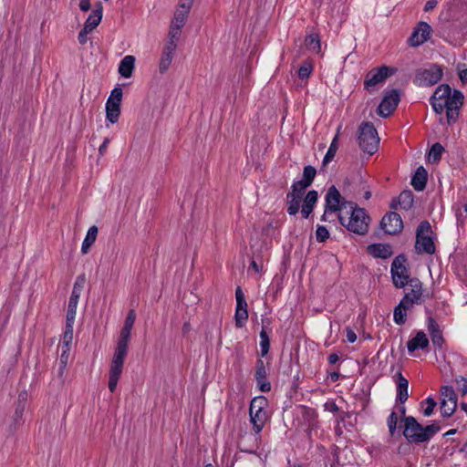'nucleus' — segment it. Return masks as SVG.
Segmentation results:
<instances>
[{"instance_id": "61", "label": "nucleus", "mask_w": 467, "mask_h": 467, "mask_svg": "<svg viewBox=\"0 0 467 467\" xmlns=\"http://www.w3.org/2000/svg\"><path fill=\"white\" fill-rule=\"evenodd\" d=\"M346 337L349 343H354L357 340L356 333L349 327L346 328Z\"/></svg>"}, {"instance_id": "2", "label": "nucleus", "mask_w": 467, "mask_h": 467, "mask_svg": "<svg viewBox=\"0 0 467 467\" xmlns=\"http://www.w3.org/2000/svg\"><path fill=\"white\" fill-rule=\"evenodd\" d=\"M403 436L411 444L428 442L441 431V426L436 421L423 426L413 416L403 418Z\"/></svg>"}, {"instance_id": "26", "label": "nucleus", "mask_w": 467, "mask_h": 467, "mask_svg": "<svg viewBox=\"0 0 467 467\" xmlns=\"http://www.w3.org/2000/svg\"><path fill=\"white\" fill-rule=\"evenodd\" d=\"M135 67V57L128 55L124 57L119 65V73L123 78H130Z\"/></svg>"}, {"instance_id": "31", "label": "nucleus", "mask_w": 467, "mask_h": 467, "mask_svg": "<svg viewBox=\"0 0 467 467\" xmlns=\"http://www.w3.org/2000/svg\"><path fill=\"white\" fill-rule=\"evenodd\" d=\"M98 232L99 230L96 225H93L88 228L86 237L81 245L82 254H87L89 251L90 247L93 245L97 239Z\"/></svg>"}, {"instance_id": "49", "label": "nucleus", "mask_w": 467, "mask_h": 467, "mask_svg": "<svg viewBox=\"0 0 467 467\" xmlns=\"http://www.w3.org/2000/svg\"><path fill=\"white\" fill-rule=\"evenodd\" d=\"M72 339H73V326H71L69 324H66L61 345H67V347H71Z\"/></svg>"}, {"instance_id": "52", "label": "nucleus", "mask_w": 467, "mask_h": 467, "mask_svg": "<svg viewBox=\"0 0 467 467\" xmlns=\"http://www.w3.org/2000/svg\"><path fill=\"white\" fill-rule=\"evenodd\" d=\"M132 327L123 326V327L120 330V335L118 340V343L125 344L129 346V341L130 337V331Z\"/></svg>"}, {"instance_id": "16", "label": "nucleus", "mask_w": 467, "mask_h": 467, "mask_svg": "<svg viewBox=\"0 0 467 467\" xmlns=\"http://www.w3.org/2000/svg\"><path fill=\"white\" fill-rule=\"evenodd\" d=\"M129 346L125 344L117 343L113 358L110 364V369L122 372L123 364L127 356Z\"/></svg>"}, {"instance_id": "27", "label": "nucleus", "mask_w": 467, "mask_h": 467, "mask_svg": "<svg viewBox=\"0 0 467 467\" xmlns=\"http://www.w3.org/2000/svg\"><path fill=\"white\" fill-rule=\"evenodd\" d=\"M102 18V5L99 3L87 18L84 28L93 31L100 23Z\"/></svg>"}, {"instance_id": "64", "label": "nucleus", "mask_w": 467, "mask_h": 467, "mask_svg": "<svg viewBox=\"0 0 467 467\" xmlns=\"http://www.w3.org/2000/svg\"><path fill=\"white\" fill-rule=\"evenodd\" d=\"M257 386L259 390L262 392H269L271 390V383L268 380L266 382L260 383Z\"/></svg>"}, {"instance_id": "54", "label": "nucleus", "mask_w": 467, "mask_h": 467, "mask_svg": "<svg viewBox=\"0 0 467 467\" xmlns=\"http://www.w3.org/2000/svg\"><path fill=\"white\" fill-rule=\"evenodd\" d=\"M415 302L410 299V295H405L398 306L407 312L412 308Z\"/></svg>"}, {"instance_id": "46", "label": "nucleus", "mask_w": 467, "mask_h": 467, "mask_svg": "<svg viewBox=\"0 0 467 467\" xmlns=\"http://www.w3.org/2000/svg\"><path fill=\"white\" fill-rule=\"evenodd\" d=\"M122 372H119V371H115V370H111L109 369V389L110 390V392H114L116 388H117V385H118V381L119 379V377L121 375Z\"/></svg>"}, {"instance_id": "9", "label": "nucleus", "mask_w": 467, "mask_h": 467, "mask_svg": "<svg viewBox=\"0 0 467 467\" xmlns=\"http://www.w3.org/2000/svg\"><path fill=\"white\" fill-rule=\"evenodd\" d=\"M440 392L442 397L440 405L441 414L444 418H449L457 409V394L451 386H442Z\"/></svg>"}, {"instance_id": "58", "label": "nucleus", "mask_w": 467, "mask_h": 467, "mask_svg": "<svg viewBox=\"0 0 467 467\" xmlns=\"http://www.w3.org/2000/svg\"><path fill=\"white\" fill-rule=\"evenodd\" d=\"M305 191L306 189H302L301 184H296V182H295L291 186V192H289L288 193H294L295 196L298 194L299 198L302 199Z\"/></svg>"}, {"instance_id": "18", "label": "nucleus", "mask_w": 467, "mask_h": 467, "mask_svg": "<svg viewBox=\"0 0 467 467\" xmlns=\"http://www.w3.org/2000/svg\"><path fill=\"white\" fill-rule=\"evenodd\" d=\"M368 252L375 258L387 259L389 258L392 254V247L389 244H372L368 246Z\"/></svg>"}, {"instance_id": "14", "label": "nucleus", "mask_w": 467, "mask_h": 467, "mask_svg": "<svg viewBox=\"0 0 467 467\" xmlns=\"http://www.w3.org/2000/svg\"><path fill=\"white\" fill-rule=\"evenodd\" d=\"M464 6L461 0H451L446 3L440 14V19L445 22L460 19L459 11Z\"/></svg>"}, {"instance_id": "5", "label": "nucleus", "mask_w": 467, "mask_h": 467, "mask_svg": "<svg viewBox=\"0 0 467 467\" xmlns=\"http://www.w3.org/2000/svg\"><path fill=\"white\" fill-rule=\"evenodd\" d=\"M432 230L431 223L428 221L420 223L416 231L415 252L419 254H433L436 252L433 237L431 236Z\"/></svg>"}, {"instance_id": "30", "label": "nucleus", "mask_w": 467, "mask_h": 467, "mask_svg": "<svg viewBox=\"0 0 467 467\" xmlns=\"http://www.w3.org/2000/svg\"><path fill=\"white\" fill-rule=\"evenodd\" d=\"M317 170L311 165H306L303 170V178L296 182V184H301L302 189L309 187L315 180Z\"/></svg>"}, {"instance_id": "45", "label": "nucleus", "mask_w": 467, "mask_h": 467, "mask_svg": "<svg viewBox=\"0 0 467 467\" xmlns=\"http://www.w3.org/2000/svg\"><path fill=\"white\" fill-rule=\"evenodd\" d=\"M398 414L396 411H392L387 420V424L389 428V431L390 436H394L396 431H397V423H398Z\"/></svg>"}, {"instance_id": "12", "label": "nucleus", "mask_w": 467, "mask_h": 467, "mask_svg": "<svg viewBox=\"0 0 467 467\" xmlns=\"http://www.w3.org/2000/svg\"><path fill=\"white\" fill-rule=\"evenodd\" d=\"M380 227L388 234H400L403 229V222L400 215L396 212H389L380 221Z\"/></svg>"}, {"instance_id": "19", "label": "nucleus", "mask_w": 467, "mask_h": 467, "mask_svg": "<svg viewBox=\"0 0 467 467\" xmlns=\"http://www.w3.org/2000/svg\"><path fill=\"white\" fill-rule=\"evenodd\" d=\"M428 181V172L423 166H419L415 171L410 184L417 192H421L425 189Z\"/></svg>"}, {"instance_id": "32", "label": "nucleus", "mask_w": 467, "mask_h": 467, "mask_svg": "<svg viewBox=\"0 0 467 467\" xmlns=\"http://www.w3.org/2000/svg\"><path fill=\"white\" fill-rule=\"evenodd\" d=\"M25 407L26 401L19 400L13 415V424L9 428L10 432H14L16 430V428L23 423V413L25 411Z\"/></svg>"}, {"instance_id": "50", "label": "nucleus", "mask_w": 467, "mask_h": 467, "mask_svg": "<svg viewBox=\"0 0 467 467\" xmlns=\"http://www.w3.org/2000/svg\"><path fill=\"white\" fill-rule=\"evenodd\" d=\"M316 238L317 242L324 243L329 238V232L326 226L318 225L316 231Z\"/></svg>"}, {"instance_id": "15", "label": "nucleus", "mask_w": 467, "mask_h": 467, "mask_svg": "<svg viewBox=\"0 0 467 467\" xmlns=\"http://www.w3.org/2000/svg\"><path fill=\"white\" fill-rule=\"evenodd\" d=\"M176 48L172 43H166L163 47L160 62H159V72L164 74L169 69Z\"/></svg>"}, {"instance_id": "35", "label": "nucleus", "mask_w": 467, "mask_h": 467, "mask_svg": "<svg viewBox=\"0 0 467 467\" xmlns=\"http://www.w3.org/2000/svg\"><path fill=\"white\" fill-rule=\"evenodd\" d=\"M443 151H444V148L441 143H439V142L434 143L431 146L430 152H429V156H428L429 161L434 162V163L439 162L441 159V155H442Z\"/></svg>"}, {"instance_id": "3", "label": "nucleus", "mask_w": 467, "mask_h": 467, "mask_svg": "<svg viewBox=\"0 0 467 467\" xmlns=\"http://www.w3.org/2000/svg\"><path fill=\"white\" fill-rule=\"evenodd\" d=\"M348 208L351 212L349 217H345L341 213L338 214L340 223L351 233L365 235L368 232L369 215L364 208L358 207L356 202Z\"/></svg>"}, {"instance_id": "33", "label": "nucleus", "mask_w": 467, "mask_h": 467, "mask_svg": "<svg viewBox=\"0 0 467 467\" xmlns=\"http://www.w3.org/2000/svg\"><path fill=\"white\" fill-rule=\"evenodd\" d=\"M286 200L288 214L296 215L300 208L301 198H299L298 194L295 196L294 193H287Z\"/></svg>"}, {"instance_id": "13", "label": "nucleus", "mask_w": 467, "mask_h": 467, "mask_svg": "<svg viewBox=\"0 0 467 467\" xmlns=\"http://www.w3.org/2000/svg\"><path fill=\"white\" fill-rule=\"evenodd\" d=\"M431 31V27L427 22L420 21L408 39L410 46L419 47L422 45L430 38Z\"/></svg>"}, {"instance_id": "41", "label": "nucleus", "mask_w": 467, "mask_h": 467, "mask_svg": "<svg viewBox=\"0 0 467 467\" xmlns=\"http://www.w3.org/2000/svg\"><path fill=\"white\" fill-rule=\"evenodd\" d=\"M426 405V407L423 409L422 413L425 417H430L433 414L434 409L437 406L436 400L432 397H428L425 399L421 405Z\"/></svg>"}, {"instance_id": "51", "label": "nucleus", "mask_w": 467, "mask_h": 467, "mask_svg": "<svg viewBox=\"0 0 467 467\" xmlns=\"http://www.w3.org/2000/svg\"><path fill=\"white\" fill-rule=\"evenodd\" d=\"M427 328L431 337L434 334H439L441 332L439 324L432 317H429L427 318Z\"/></svg>"}, {"instance_id": "42", "label": "nucleus", "mask_w": 467, "mask_h": 467, "mask_svg": "<svg viewBox=\"0 0 467 467\" xmlns=\"http://www.w3.org/2000/svg\"><path fill=\"white\" fill-rule=\"evenodd\" d=\"M235 298H236V308L240 310L247 309V302L244 296V294L240 286H237L235 290Z\"/></svg>"}, {"instance_id": "37", "label": "nucleus", "mask_w": 467, "mask_h": 467, "mask_svg": "<svg viewBox=\"0 0 467 467\" xmlns=\"http://www.w3.org/2000/svg\"><path fill=\"white\" fill-rule=\"evenodd\" d=\"M71 347H67V345H61V354L59 358V369H58V375L62 377L68 362L69 358V352H70Z\"/></svg>"}, {"instance_id": "8", "label": "nucleus", "mask_w": 467, "mask_h": 467, "mask_svg": "<svg viewBox=\"0 0 467 467\" xmlns=\"http://www.w3.org/2000/svg\"><path fill=\"white\" fill-rule=\"evenodd\" d=\"M325 199L326 213L341 212L343 209H347L349 206L354 205V202L347 201L342 197L339 191L334 185L328 188Z\"/></svg>"}, {"instance_id": "47", "label": "nucleus", "mask_w": 467, "mask_h": 467, "mask_svg": "<svg viewBox=\"0 0 467 467\" xmlns=\"http://www.w3.org/2000/svg\"><path fill=\"white\" fill-rule=\"evenodd\" d=\"M266 402V399L264 397L254 398L250 403L249 412L256 411L258 408H260V410H265L264 407Z\"/></svg>"}, {"instance_id": "44", "label": "nucleus", "mask_w": 467, "mask_h": 467, "mask_svg": "<svg viewBox=\"0 0 467 467\" xmlns=\"http://www.w3.org/2000/svg\"><path fill=\"white\" fill-rule=\"evenodd\" d=\"M407 312L399 306H395L393 319L397 325H404L406 322Z\"/></svg>"}, {"instance_id": "57", "label": "nucleus", "mask_w": 467, "mask_h": 467, "mask_svg": "<svg viewBox=\"0 0 467 467\" xmlns=\"http://www.w3.org/2000/svg\"><path fill=\"white\" fill-rule=\"evenodd\" d=\"M431 342L433 344L434 347L438 348H442V345L444 343V337L442 336V332L439 333V334H434L431 337Z\"/></svg>"}, {"instance_id": "39", "label": "nucleus", "mask_w": 467, "mask_h": 467, "mask_svg": "<svg viewBox=\"0 0 467 467\" xmlns=\"http://www.w3.org/2000/svg\"><path fill=\"white\" fill-rule=\"evenodd\" d=\"M182 26H179L178 25H174L171 23L170 31L168 34L169 40L167 43H172L174 45V48H177V42L181 36V29Z\"/></svg>"}, {"instance_id": "22", "label": "nucleus", "mask_w": 467, "mask_h": 467, "mask_svg": "<svg viewBox=\"0 0 467 467\" xmlns=\"http://www.w3.org/2000/svg\"><path fill=\"white\" fill-rule=\"evenodd\" d=\"M408 285L411 287V290L405 295H410V299L413 300L416 305H420L424 301L422 283L419 278L413 277L411 281L408 283Z\"/></svg>"}, {"instance_id": "55", "label": "nucleus", "mask_w": 467, "mask_h": 467, "mask_svg": "<svg viewBox=\"0 0 467 467\" xmlns=\"http://www.w3.org/2000/svg\"><path fill=\"white\" fill-rule=\"evenodd\" d=\"M455 381L458 385V390L461 392L462 396L467 394V378L462 376H459L455 379Z\"/></svg>"}, {"instance_id": "23", "label": "nucleus", "mask_w": 467, "mask_h": 467, "mask_svg": "<svg viewBox=\"0 0 467 467\" xmlns=\"http://www.w3.org/2000/svg\"><path fill=\"white\" fill-rule=\"evenodd\" d=\"M249 414L253 429L256 434H259L267 420V412L266 410H260V408H258V410L249 412Z\"/></svg>"}, {"instance_id": "63", "label": "nucleus", "mask_w": 467, "mask_h": 467, "mask_svg": "<svg viewBox=\"0 0 467 467\" xmlns=\"http://www.w3.org/2000/svg\"><path fill=\"white\" fill-rule=\"evenodd\" d=\"M90 0H80L79 8L83 12H88L90 9Z\"/></svg>"}, {"instance_id": "20", "label": "nucleus", "mask_w": 467, "mask_h": 467, "mask_svg": "<svg viewBox=\"0 0 467 467\" xmlns=\"http://www.w3.org/2000/svg\"><path fill=\"white\" fill-rule=\"evenodd\" d=\"M409 381L403 375L399 372L397 374V397L396 401L404 404L409 399Z\"/></svg>"}, {"instance_id": "56", "label": "nucleus", "mask_w": 467, "mask_h": 467, "mask_svg": "<svg viewBox=\"0 0 467 467\" xmlns=\"http://www.w3.org/2000/svg\"><path fill=\"white\" fill-rule=\"evenodd\" d=\"M76 314H77V307L67 306L66 324H69V325L73 326L74 322H75V318H76Z\"/></svg>"}, {"instance_id": "25", "label": "nucleus", "mask_w": 467, "mask_h": 467, "mask_svg": "<svg viewBox=\"0 0 467 467\" xmlns=\"http://www.w3.org/2000/svg\"><path fill=\"white\" fill-rule=\"evenodd\" d=\"M86 282V278L84 275H78L74 283V286L71 292V296L69 297L68 306H78V300L83 290L84 285Z\"/></svg>"}, {"instance_id": "53", "label": "nucleus", "mask_w": 467, "mask_h": 467, "mask_svg": "<svg viewBox=\"0 0 467 467\" xmlns=\"http://www.w3.org/2000/svg\"><path fill=\"white\" fill-rule=\"evenodd\" d=\"M123 92L122 89L119 87H116L112 89L110 96L107 100L115 102L121 105V99H122Z\"/></svg>"}, {"instance_id": "40", "label": "nucleus", "mask_w": 467, "mask_h": 467, "mask_svg": "<svg viewBox=\"0 0 467 467\" xmlns=\"http://www.w3.org/2000/svg\"><path fill=\"white\" fill-rule=\"evenodd\" d=\"M248 319V309L240 310L235 309L234 321L237 328H242Z\"/></svg>"}, {"instance_id": "1", "label": "nucleus", "mask_w": 467, "mask_h": 467, "mask_svg": "<svg viewBox=\"0 0 467 467\" xmlns=\"http://www.w3.org/2000/svg\"><path fill=\"white\" fill-rule=\"evenodd\" d=\"M464 96L460 90L454 89L451 92L448 84H441L436 88L430 103L437 114L441 115L446 109V123L451 126L458 120Z\"/></svg>"}, {"instance_id": "59", "label": "nucleus", "mask_w": 467, "mask_h": 467, "mask_svg": "<svg viewBox=\"0 0 467 467\" xmlns=\"http://www.w3.org/2000/svg\"><path fill=\"white\" fill-rule=\"evenodd\" d=\"M135 319H136V313L133 309H131L129 311V313L126 317L124 326L132 327L134 325Z\"/></svg>"}, {"instance_id": "17", "label": "nucleus", "mask_w": 467, "mask_h": 467, "mask_svg": "<svg viewBox=\"0 0 467 467\" xmlns=\"http://www.w3.org/2000/svg\"><path fill=\"white\" fill-rule=\"evenodd\" d=\"M429 344L430 341L427 337V335L422 330H420L416 333L415 337L408 341V351L410 354H411L417 349H425L429 347Z\"/></svg>"}, {"instance_id": "7", "label": "nucleus", "mask_w": 467, "mask_h": 467, "mask_svg": "<svg viewBox=\"0 0 467 467\" xmlns=\"http://www.w3.org/2000/svg\"><path fill=\"white\" fill-rule=\"evenodd\" d=\"M442 76L443 69L441 66L430 64L428 67L416 71L413 82L420 87L433 86L441 80Z\"/></svg>"}, {"instance_id": "28", "label": "nucleus", "mask_w": 467, "mask_h": 467, "mask_svg": "<svg viewBox=\"0 0 467 467\" xmlns=\"http://www.w3.org/2000/svg\"><path fill=\"white\" fill-rule=\"evenodd\" d=\"M120 115V104L107 100L106 102V119L114 124L118 122Z\"/></svg>"}, {"instance_id": "38", "label": "nucleus", "mask_w": 467, "mask_h": 467, "mask_svg": "<svg viewBox=\"0 0 467 467\" xmlns=\"http://www.w3.org/2000/svg\"><path fill=\"white\" fill-rule=\"evenodd\" d=\"M260 339L261 356L265 357L270 349V338L265 327L260 332Z\"/></svg>"}, {"instance_id": "62", "label": "nucleus", "mask_w": 467, "mask_h": 467, "mask_svg": "<svg viewBox=\"0 0 467 467\" xmlns=\"http://www.w3.org/2000/svg\"><path fill=\"white\" fill-rule=\"evenodd\" d=\"M437 5H438L437 0H428L427 3L425 4L424 11L430 12V11L433 10L437 6Z\"/></svg>"}, {"instance_id": "36", "label": "nucleus", "mask_w": 467, "mask_h": 467, "mask_svg": "<svg viewBox=\"0 0 467 467\" xmlns=\"http://www.w3.org/2000/svg\"><path fill=\"white\" fill-rule=\"evenodd\" d=\"M338 134H337L333 140L331 141L330 143V146L323 159V166H326L327 163H329L335 157L336 153H337V150L338 149Z\"/></svg>"}, {"instance_id": "10", "label": "nucleus", "mask_w": 467, "mask_h": 467, "mask_svg": "<svg viewBox=\"0 0 467 467\" xmlns=\"http://www.w3.org/2000/svg\"><path fill=\"white\" fill-rule=\"evenodd\" d=\"M396 72V68L388 66H381L374 67L369 70L364 80V88L368 91H371V88L376 85L384 82L389 77L392 76Z\"/></svg>"}, {"instance_id": "6", "label": "nucleus", "mask_w": 467, "mask_h": 467, "mask_svg": "<svg viewBox=\"0 0 467 467\" xmlns=\"http://www.w3.org/2000/svg\"><path fill=\"white\" fill-rule=\"evenodd\" d=\"M390 274L392 283L397 288H403L411 281L412 278H410L409 275L407 257L405 254H399L393 259Z\"/></svg>"}, {"instance_id": "11", "label": "nucleus", "mask_w": 467, "mask_h": 467, "mask_svg": "<svg viewBox=\"0 0 467 467\" xmlns=\"http://www.w3.org/2000/svg\"><path fill=\"white\" fill-rule=\"evenodd\" d=\"M400 102V93L397 89H392L389 93L384 96L379 103L377 112L380 117L388 118L390 116Z\"/></svg>"}, {"instance_id": "4", "label": "nucleus", "mask_w": 467, "mask_h": 467, "mask_svg": "<svg viewBox=\"0 0 467 467\" xmlns=\"http://www.w3.org/2000/svg\"><path fill=\"white\" fill-rule=\"evenodd\" d=\"M358 142L365 153L373 155L379 149V138L373 123L362 122L358 127Z\"/></svg>"}, {"instance_id": "24", "label": "nucleus", "mask_w": 467, "mask_h": 467, "mask_svg": "<svg viewBox=\"0 0 467 467\" xmlns=\"http://www.w3.org/2000/svg\"><path fill=\"white\" fill-rule=\"evenodd\" d=\"M318 199V193L317 191H309L304 200V204L301 210V214L304 218H308L312 213L315 204Z\"/></svg>"}, {"instance_id": "29", "label": "nucleus", "mask_w": 467, "mask_h": 467, "mask_svg": "<svg viewBox=\"0 0 467 467\" xmlns=\"http://www.w3.org/2000/svg\"><path fill=\"white\" fill-rule=\"evenodd\" d=\"M191 8L192 6L190 5L179 3V6L174 14V17L171 23L174 25H178L179 26H183L185 25Z\"/></svg>"}, {"instance_id": "43", "label": "nucleus", "mask_w": 467, "mask_h": 467, "mask_svg": "<svg viewBox=\"0 0 467 467\" xmlns=\"http://www.w3.org/2000/svg\"><path fill=\"white\" fill-rule=\"evenodd\" d=\"M313 70L312 63L309 61H304L300 67L298 68V77L301 79H305L309 78L311 72Z\"/></svg>"}, {"instance_id": "48", "label": "nucleus", "mask_w": 467, "mask_h": 467, "mask_svg": "<svg viewBox=\"0 0 467 467\" xmlns=\"http://www.w3.org/2000/svg\"><path fill=\"white\" fill-rule=\"evenodd\" d=\"M267 377V369L262 359H257L255 363V374L254 379H259Z\"/></svg>"}, {"instance_id": "21", "label": "nucleus", "mask_w": 467, "mask_h": 467, "mask_svg": "<svg viewBox=\"0 0 467 467\" xmlns=\"http://www.w3.org/2000/svg\"><path fill=\"white\" fill-rule=\"evenodd\" d=\"M413 193L410 190H405L400 192L398 197L397 202L395 200L390 203L391 209H397L398 204L403 210H409L412 207L414 198Z\"/></svg>"}, {"instance_id": "60", "label": "nucleus", "mask_w": 467, "mask_h": 467, "mask_svg": "<svg viewBox=\"0 0 467 467\" xmlns=\"http://www.w3.org/2000/svg\"><path fill=\"white\" fill-rule=\"evenodd\" d=\"M91 31L88 30V29H86V28H83L79 33H78V42L81 44V45H84L87 40H88V34L90 33Z\"/></svg>"}, {"instance_id": "34", "label": "nucleus", "mask_w": 467, "mask_h": 467, "mask_svg": "<svg viewBox=\"0 0 467 467\" xmlns=\"http://www.w3.org/2000/svg\"><path fill=\"white\" fill-rule=\"evenodd\" d=\"M305 44L306 47L314 53L317 54L321 50L320 39L317 34H311L306 36Z\"/></svg>"}]
</instances>
